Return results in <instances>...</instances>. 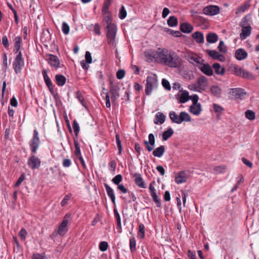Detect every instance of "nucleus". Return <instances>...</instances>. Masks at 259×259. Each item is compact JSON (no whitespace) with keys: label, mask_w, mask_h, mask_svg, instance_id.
<instances>
[{"label":"nucleus","mask_w":259,"mask_h":259,"mask_svg":"<svg viewBox=\"0 0 259 259\" xmlns=\"http://www.w3.org/2000/svg\"><path fill=\"white\" fill-rule=\"evenodd\" d=\"M245 114V117L249 120H253L255 118V113L252 110H247Z\"/></svg>","instance_id":"45"},{"label":"nucleus","mask_w":259,"mask_h":259,"mask_svg":"<svg viewBox=\"0 0 259 259\" xmlns=\"http://www.w3.org/2000/svg\"><path fill=\"white\" fill-rule=\"evenodd\" d=\"M27 235V232L25 229L22 228L19 233V235L22 240H25Z\"/></svg>","instance_id":"58"},{"label":"nucleus","mask_w":259,"mask_h":259,"mask_svg":"<svg viewBox=\"0 0 259 259\" xmlns=\"http://www.w3.org/2000/svg\"><path fill=\"white\" fill-rule=\"evenodd\" d=\"M187 174L184 171L179 172L175 177V182L177 184H182L187 181Z\"/></svg>","instance_id":"18"},{"label":"nucleus","mask_w":259,"mask_h":259,"mask_svg":"<svg viewBox=\"0 0 259 259\" xmlns=\"http://www.w3.org/2000/svg\"><path fill=\"white\" fill-rule=\"evenodd\" d=\"M247 57V53L243 49H239L236 51L235 57L238 60H242Z\"/></svg>","instance_id":"19"},{"label":"nucleus","mask_w":259,"mask_h":259,"mask_svg":"<svg viewBox=\"0 0 259 259\" xmlns=\"http://www.w3.org/2000/svg\"><path fill=\"white\" fill-rule=\"evenodd\" d=\"M136 241L134 237L131 238L130 239V248L131 252H134L136 250Z\"/></svg>","instance_id":"43"},{"label":"nucleus","mask_w":259,"mask_h":259,"mask_svg":"<svg viewBox=\"0 0 259 259\" xmlns=\"http://www.w3.org/2000/svg\"><path fill=\"white\" fill-rule=\"evenodd\" d=\"M139 234L142 239L145 237V226L144 224H140L139 226Z\"/></svg>","instance_id":"47"},{"label":"nucleus","mask_w":259,"mask_h":259,"mask_svg":"<svg viewBox=\"0 0 259 259\" xmlns=\"http://www.w3.org/2000/svg\"><path fill=\"white\" fill-rule=\"evenodd\" d=\"M85 62L88 63H91L92 62V58L91 54L89 52L87 51L85 54Z\"/></svg>","instance_id":"64"},{"label":"nucleus","mask_w":259,"mask_h":259,"mask_svg":"<svg viewBox=\"0 0 259 259\" xmlns=\"http://www.w3.org/2000/svg\"><path fill=\"white\" fill-rule=\"evenodd\" d=\"M157 85V77L155 75L149 76L147 77L145 88V93L149 96L151 94L154 88Z\"/></svg>","instance_id":"4"},{"label":"nucleus","mask_w":259,"mask_h":259,"mask_svg":"<svg viewBox=\"0 0 259 259\" xmlns=\"http://www.w3.org/2000/svg\"><path fill=\"white\" fill-rule=\"evenodd\" d=\"M197 83L199 89H200L202 91H204L208 86V80L205 76L201 75L197 79Z\"/></svg>","instance_id":"14"},{"label":"nucleus","mask_w":259,"mask_h":259,"mask_svg":"<svg viewBox=\"0 0 259 259\" xmlns=\"http://www.w3.org/2000/svg\"><path fill=\"white\" fill-rule=\"evenodd\" d=\"M2 41L3 46L7 48L9 47V43L6 35H4L2 38Z\"/></svg>","instance_id":"63"},{"label":"nucleus","mask_w":259,"mask_h":259,"mask_svg":"<svg viewBox=\"0 0 259 259\" xmlns=\"http://www.w3.org/2000/svg\"><path fill=\"white\" fill-rule=\"evenodd\" d=\"M218 40V36L215 33H209L206 37V40L209 43H214Z\"/></svg>","instance_id":"31"},{"label":"nucleus","mask_w":259,"mask_h":259,"mask_svg":"<svg viewBox=\"0 0 259 259\" xmlns=\"http://www.w3.org/2000/svg\"><path fill=\"white\" fill-rule=\"evenodd\" d=\"M202 11L205 15L211 16L219 14L220 9L218 6L209 5L203 8Z\"/></svg>","instance_id":"10"},{"label":"nucleus","mask_w":259,"mask_h":259,"mask_svg":"<svg viewBox=\"0 0 259 259\" xmlns=\"http://www.w3.org/2000/svg\"><path fill=\"white\" fill-rule=\"evenodd\" d=\"M174 134V130L172 128L169 127L167 131H164L162 134V139L164 141H166L169 138Z\"/></svg>","instance_id":"34"},{"label":"nucleus","mask_w":259,"mask_h":259,"mask_svg":"<svg viewBox=\"0 0 259 259\" xmlns=\"http://www.w3.org/2000/svg\"><path fill=\"white\" fill-rule=\"evenodd\" d=\"M134 177L135 178V182L139 187L141 188H146L145 183L140 174L135 173L134 175Z\"/></svg>","instance_id":"15"},{"label":"nucleus","mask_w":259,"mask_h":259,"mask_svg":"<svg viewBox=\"0 0 259 259\" xmlns=\"http://www.w3.org/2000/svg\"><path fill=\"white\" fill-rule=\"evenodd\" d=\"M169 116L172 122L181 124L182 122H190L191 120L190 115L186 112L182 111L178 115L175 111H170Z\"/></svg>","instance_id":"2"},{"label":"nucleus","mask_w":259,"mask_h":259,"mask_svg":"<svg viewBox=\"0 0 259 259\" xmlns=\"http://www.w3.org/2000/svg\"><path fill=\"white\" fill-rule=\"evenodd\" d=\"M119 90L118 85L114 84L112 81H110V93L111 94V98L112 101H115L119 98Z\"/></svg>","instance_id":"11"},{"label":"nucleus","mask_w":259,"mask_h":259,"mask_svg":"<svg viewBox=\"0 0 259 259\" xmlns=\"http://www.w3.org/2000/svg\"><path fill=\"white\" fill-rule=\"evenodd\" d=\"M114 214L115 215V217L116 218V221H117V228L118 229H121V219L119 215V213H118L117 210L116 208H114L113 210Z\"/></svg>","instance_id":"37"},{"label":"nucleus","mask_w":259,"mask_h":259,"mask_svg":"<svg viewBox=\"0 0 259 259\" xmlns=\"http://www.w3.org/2000/svg\"><path fill=\"white\" fill-rule=\"evenodd\" d=\"M15 41V49L14 50V52L15 53H19V50L20 49L21 47V37L20 36H17L14 39Z\"/></svg>","instance_id":"32"},{"label":"nucleus","mask_w":259,"mask_h":259,"mask_svg":"<svg viewBox=\"0 0 259 259\" xmlns=\"http://www.w3.org/2000/svg\"><path fill=\"white\" fill-rule=\"evenodd\" d=\"M55 79L57 84L60 87L64 85L66 80V77L61 74L56 75Z\"/></svg>","instance_id":"29"},{"label":"nucleus","mask_w":259,"mask_h":259,"mask_svg":"<svg viewBox=\"0 0 259 259\" xmlns=\"http://www.w3.org/2000/svg\"><path fill=\"white\" fill-rule=\"evenodd\" d=\"M179 102L181 103H185L190 99L189 93L187 91H182V93L180 95L179 98Z\"/></svg>","instance_id":"28"},{"label":"nucleus","mask_w":259,"mask_h":259,"mask_svg":"<svg viewBox=\"0 0 259 259\" xmlns=\"http://www.w3.org/2000/svg\"><path fill=\"white\" fill-rule=\"evenodd\" d=\"M126 15L127 13L125 8L123 5H122L119 13V18L122 20L126 17Z\"/></svg>","instance_id":"46"},{"label":"nucleus","mask_w":259,"mask_h":259,"mask_svg":"<svg viewBox=\"0 0 259 259\" xmlns=\"http://www.w3.org/2000/svg\"><path fill=\"white\" fill-rule=\"evenodd\" d=\"M232 70L235 75L240 76L243 71V69L237 65H235L232 67Z\"/></svg>","instance_id":"39"},{"label":"nucleus","mask_w":259,"mask_h":259,"mask_svg":"<svg viewBox=\"0 0 259 259\" xmlns=\"http://www.w3.org/2000/svg\"><path fill=\"white\" fill-rule=\"evenodd\" d=\"M192 37L197 43L202 44L204 42L203 34L199 31H196L193 33Z\"/></svg>","instance_id":"26"},{"label":"nucleus","mask_w":259,"mask_h":259,"mask_svg":"<svg viewBox=\"0 0 259 259\" xmlns=\"http://www.w3.org/2000/svg\"><path fill=\"white\" fill-rule=\"evenodd\" d=\"M155 184V182L153 181L151 182L149 186V189L151 194V195L156 194V189H155L153 185Z\"/></svg>","instance_id":"62"},{"label":"nucleus","mask_w":259,"mask_h":259,"mask_svg":"<svg viewBox=\"0 0 259 259\" xmlns=\"http://www.w3.org/2000/svg\"><path fill=\"white\" fill-rule=\"evenodd\" d=\"M199 69L205 75L211 76L213 75L212 68L208 64H201Z\"/></svg>","instance_id":"16"},{"label":"nucleus","mask_w":259,"mask_h":259,"mask_svg":"<svg viewBox=\"0 0 259 259\" xmlns=\"http://www.w3.org/2000/svg\"><path fill=\"white\" fill-rule=\"evenodd\" d=\"M162 49L159 48L158 51L149 49L145 52V56L150 60L155 59L159 62Z\"/></svg>","instance_id":"8"},{"label":"nucleus","mask_w":259,"mask_h":259,"mask_svg":"<svg viewBox=\"0 0 259 259\" xmlns=\"http://www.w3.org/2000/svg\"><path fill=\"white\" fill-rule=\"evenodd\" d=\"M190 112L195 115H199L202 111L200 104L192 105L190 107Z\"/></svg>","instance_id":"21"},{"label":"nucleus","mask_w":259,"mask_h":259,"mask_svg":"<svg viewBox=\"0 0 259 259\" xmlns=\"http://www.w3.org/2000/svg\"><path fill=\"white\" fill-rule=\"evenodd\" d=\"M40 140L38 137V133L36 130H34L32 139L29 143L30 148L32 154H35L39 148Z\"/></svg>","instance_id":"6"},{"label":"nucleus","mask_w":259,"mask_h":259,"mask_svg":"<svg viewBox=\"0 0 259 259\" xmlns=\"http://www.w3.org/2000/svg\"><path fill=\"white\" fill-rule=\"evenodd\" d=\"M211 94L215 97H219L222 94L221 89L218 85H212L210 89Z\"/></svg>","instance_id":"30"},{"label":"nucleus","mask_w":259,"mask_h":259,"mask_svg":"<svg viewBox=\"0 0 259 259\" xmlns=\"http://www.w3.org/2000/svg\"><path fill=\"white\" fill-rule=\"evenodd\" d=\"M230 93L236 98H240L245 94L244 90L240 88L232 89H231Z\"/></svg>","instance_id":"27"},{"label":"nucleus","mask_w":259,"mask_h":259,"mask_svg":"<svg viewBox=\"0 0 259 259\" xmlns=\"http://www.w3.org/2000/svg\"><path fill=\"white\" fill-rule=\"evenodd\" d=\"M70 27L69 25L65 22L62 23V30L64 34H68L69 32Z\"/></svg>","instance_id":"49"},{"label":"nucleus","mask_w":259,"mask_h":259,"mask_svg":"<svg viewBox=\"0 0 259 259\" xmlns=\"http://www.w3.org/2000/svg\"><path fill=\"white\" fill-rule=\"evenodd\" d=\"M162 84L165 89L170 91L171 89V87L168 81L165 79H163L162 80Z\"/></svg>","instance_id":"57"},{"label":"nucleus","mask_w":259,"mask_h":259,"mask_svg":"<svg viewBox=\"0 0 259 259\" xmlns=\"http://www.w3.org/2000/svg\"><path fill=\"white\" fill-rule=\"evenodd\" d=\"M213 107L214 112L218 113V114H221L222 112L224 110L223 107L215 103H214L213 104Z\"/></svg>","instance_id":"52"},{"label":"nucleus","mask_w":259,"mask_h":259,"mask_svg":"<svg viewBox=\"0 0 259 259\" xmlns=\"http://www.w3.org/2000/svg\"><path fill=\"white\" fill-rule=\"evenodd\" d=\"M48 62L50 65L56 68L60 67V60L55 55L50 54L49 55Z\"/></svg>","instance_id":"17"},{"label":"nucleus","mask_w":259,"mask_h":259,"mask_svg":"<svg viewBox=\"0 0 259 259\" xmlns=\"http://www.w3.org/2000/svg\"><path fill=\"white\" fill-rule=\"evenodd\" d=\"M107 41L109 44L114 45L116 33V25L106 26Z\"/></svg>","instance_id":"7"},{"label":"nucleus","mask_w":259,"mask_h":259,"mask_svg":"<svg viewBox=\"0 0 259 259\" xmlns=\"http://www.w3.org/2000/svg\"><path fill=\"white\" fill-rule=\"evenodd\" d=\"M240 25L242 27L240 36L242 40H244L250 35L251 27L249 25L244 26V24H240Z\"/></svg>","instance_id":"13"},{"label":"nucleus","mask_w":259,"mask_h":259,"mask_svg":"<svg viewBox=\"0 0 259 259\" xmlns=\"http://www.w3.org/2000/svg\"><path fill=\"white\" fill-rule=\"evenodd\" d=\"M76 98L78 100L79 102L84 106L83 104V101H84V98L82 96L81 93L79 91H77L76 93Z\"/></svg>","instance_id":"60"},{"label":"nucleus","mask_w":259,"mask_h":259,"mask_svg":"<svg viewBox=\"0 0 259 259\" xmlns=\"http://www.w3.org/2000/svg\"><path fill=\"white\" fill-rule=\"evenodd\" d=\"M108 244L106 241H102L99 244V249L102 251H105L107 250Z\"/></svg>","instance_id":"50"},{"label":"nucleus","mask_w":259,"mask_h":259,"mask_svg":"<svg viewBox=\"0 0 259 259\" xmlns=\"http://www.w3.org/2000/svg\"><path fill=\"white\" fill-rule=\"evenodd\" d=\"M250 6V4L248 3H244L240 7H239L236 10V14L238 15L244 13L246 10H247Z\"/></svg>","instance_id":"33"},{"label":"nucleus","mask_w":259,"mask_h":259,"mask_svg":"<svg viewBox=\"0 0 259 259\" xmlns=\"http://www.w3.org/2000/svg\"><path fill=\"white\" fill-rule=\"evenodd\" d=\"M122 176L120 174H118L114 177L112 179V182L116 185H119V183L122 181Z\"/></svg>","instance_id":"48"},{"label":"nucleus","mask_w":259,"mask_h":259,"mask_svg":"<svg viewBox=\"0 0 259 259\" xmlns=\"http://www.w3.org/2000/svg\"><path fill=\"white\" fill-rule=\"evenodd\" d=\"M116 142L118 150V154H120L122 152V148L121 145V142L120 140L119 135L116 134L115 135Z\"/></svg>","instance_id":"42"},{"label":"nucleus","mask_w":259,"mask_h":259,"mask_svg":"<svg viewBox=\"0 0 259 259\" xmlns=\"http://www.w3.org/2000/svg\"><path fill=\"white\" fill-rule=\"evenodd\" d=\"M167 24L170 27H175L178 25L177 18L174 16H170L167 21Z\"/></svg>","instance_id":"35"},{"label":"nucleus","mask_w":259,"mask_h":259,"mask_svg":"<svg viewBox=\"0 0 259 259\" xmlns=\"http://www.w3.org/2000/svg\"><path fill=\"white\" fill-rule=\"evenodd\" d=\"M186 59L192 64H201L203 60L196 54L192 52H188L186 55Z\"/></svg>","instance_id":"12"},{"label":"nucleus","mask_w":259,"mask_h":259,"mask_svg":"<svg viewBox=\"0 0 259 259\" xmlns=\"http://www.w3.org/2000/svg\"><path fill=\"white\" fill-rule=\"evenodd\" d=\"M71 220V214L67 213L65 215L63 221L58 227L57 233L60 236H63L68 231L67 225Z\"/></svg>","instance_id":"5"},{"label":"nucleus","mask_w":259,"mask_h":259,"mask_svg":"<svg viewBox=\"0 0 259 259\" xmlns=\"http://www.w3.org/2000/svg\"><path fill=\"white\" fill-rule=\"evenodd\" d=\"M159 63L171 68H178L182 63L181 57L175 52L162 49Z\"/></svg>","instance_id":"1"},{"label":"nucleus","mask_w":259,"mask_h":259,"mask_svg":"<svg viewBox=\"0 0 259 259\" xmlns=\"http://www.w3.org/2000/svg\"><path fill=\"white\" fill-rule=\"evenodd\" d=\"M48 71L46 69H44L42 71V74L44 77V81L47 85V87H49L52 84V82L50 78V77L48 76L47 74Z\"/></svg>","instance_id":"36"},{"label":"nucleus","mask_w":259,"mask_h":259,"mask_svg":"<svg viewBox=\"0 0 259 259\" xmlns=\"http://www.w3.org/2000/svg\"><path fill=\"white\" fill-rule=\"evenodd\" d=\"M188 88L189 90L195 91V92H201L202 91L200 89H199V87L198 86V84L196 82V83H193L190 84L188 86Z\"/></svg>","instance_id":"54"},{"label":"nucleus","mask_w":259,"mask_h":259,"mask_svg":"<svg viewBox=\"0 0 259 259\" xmlns=\"http://www.w3.org/2000/svg\"><path fill=\"white\" fill-rule=\"evenodd\" d=\"M240 76L245 79H254L253 75L251 73L244 69H243Z\"/></svg>","instance_id":"40"},{"label":"nucleus","mask_w":259,"mask_h":259,"mask_svg":"<svg viewBox=\"0 0 259 259\" xmlns=\"http://www.w3.org/2000/svg\"><path fill=\"white\" fill-rule=\"evenodd\" d=\"M74 143L75 148L74 153L76 157H78L81 156L80 147L77 140L76 139H74Z\"/></svg>","instance_id":"38"},{"label":"nucleus","mask_w":259,"mask_h":259,"mask_svg":"<svg viewBox=\"0 0 259 259\" xmlns=\"http://www.w3.org/2000/svg\"><path fill=\"white\" fill-rule=\"evenodd\" d=\"M34 154H35L31 153L27 161L28 166L32 169L38 168L41 164V161L39 158Z\"/></svg>","instance_id":"9"},{"label":"nucleus","mask_w":259,"mask_h":259,"mask_svg":"<svg viewBox=\"0 0 259 259\" xmlns=\"http://www.w3.org/2000/svg\"><path fill=\"white\" fill-rule=\"evenodd\" d=\"M153 200L154 201V202L156 203L157 207H161V202L160 200L158 198V196L157 195L156 193L154 194V195H151Z\"/></svg>","instance_id":"53"},{"label":"nucleus","mask_w":259,"mask_h":259,"mask_svg":"<svg viewBox=\"0 0 259 259\" xmlns=\"http://www.w3.org/2000/svg\"><path fill=\"white\" fill-rule=\"evenodd\" d=\"M25 175L24 173H23L21 175L20 177L19 178L18 180H17V182L15 184L14 187L15 188L18 187L22 183V182L25 180Z\"/></svg>","instance_id":"55"},{"label":"nucleus","mask_w":259,"mask_h":259,"mask_svg":"<svg viewBox=\"0 0 259 259\" xmlns=\"http://www.w3.org/2000/svg\"><path fill=\"white\" fill-rule=\"evenodd\" d=\"M108 196L110 198L112 203L115 205V196L113 190L107 184H104Z\"/></svg>","instance_id":"22"},{"label":"nucleus","mask_w":259,"mask_h":259,"mask_svg":"<svg viewBox=\"0 0 259 259\" xmlns=\"http://www.w3.org/2000/svg\"><path fill=\"white\" fill-rule=\"evenodd\" d=\"M165 151V147L163 145H160L153 151L152 154L154 156L160 158L163 156Z\"/></svg>","instance_id":"20"},{"label":"nucleus","mask_w":259,"mask_h":259,"mask_svg":"<svg viewBox=\"0 0 259 259\" xmlns=\"http://www.w3.org/2000/svg\"><path fill=\"white\" fill-rule=\"evenodd\" d=\"M148 140H149L148 141H149V143H150V144L154 147L155 139L154 136L153 134H150L148 135Z\"/></svg>","instance_id":"59"},{"label":"nucleus","mask_w":259,"mask_h":259,"mask_svg":"<svg viewBox=\"0 0 259 259\" xmlns=\"http://www.w3.org/2000/svg\"><path fill=\"white\" fill-rule=\"evenodd\" d=\"M165 120V116L161 112H158L155 116L154 123L156 124H162Z\"/></svg>","instance_id":"25"},{"label":"nucleus","mask_w":259,"mask_h":259,"mask_svg":"<svg viewBox=\"0 0 259 259\" xmlns=\"http://www.w3.org/2000/svg\"><path fill=\"white\" fill-rule=\"evenodd\" d=\"M213 169L219 173H224L226 171V167L225 166H215Z\"/></svg>","instance_id":"56"},{"label":"nucleus","mask_w":259,"mask_h":259,"mask_svg":"<svg viewBox=\"0 0 259 259\" xmlns=\"http://www.w3.org/2000/svg\"><path fill=\"white\" fill-rule=\"evenodd\" d=\"M71 195H66L64 197L63 199L62 200L61 202V205L62 206H65L68 202V200L71 198Z\"/></svg>","instance_id":"61"},{"label":"nucleus","mask_w":259,"mask_h":259,"mask_svg":"<svg viewBox=\"0 0 259 259\" xmlns=\"http://www.w3.org/2000/svg\"><path fill=\"white\" fill-rule=\"evenodd\" d=\"M72 126H73L74 132L75 136L76 138H77L78 137V133L79 132L80 128H79V124L76 120H74L73 121Z\"/></svg>","instance_id":"44"},{"label":"nucleus","mask_w":259,"mask_h":259,"mask_svg":"<svg viewBox=\"0 0 259 259\" xmlns=\"http://www.w3.org/2000/svg\"><path fill=\"white\" fill-rule=\"evenodd\" d=\"M206 52L209 56L215 60L217 59L220 54V53L215 50H207Z\"/></svg>","instance_id":"41"},{"label":"nucleus","mask_w":259,"mask_h":259,"mask_svg":"<svg viewBox=\"0 0 259 259\" xmlns=\"http://www.w3.org/2000/svg\"><path fill=\"white\" fill-rule=\"evenodd\" d=\"M212 68L214 69L215 73L218 75H223L225 73V68L222 67L218 63H214L212 66Z\"/></svg>","instance_id":"23"},{"label":"nucleus","mask_w":259,"mask_h":259,"mask_svg":"<svg viewBox=\"0 0 259 259\" xmlns=\"http://www.w3.org/2000/svg\"><path fill=\"white\" fill-rule=\"evenodd\" d=\"M219 50L222 53H226L227 52V48L224 45V42L223 40L220 41L219 45L218 47Z\"/></svg>","instance_id":"51"},{"label":"nucleus","mask_w":259,"mask_h":259,"mask_svg":"<svg viewBox=\"0 0 259 259\" xmlns=\"http://www.w3.org/2000/svg\"><path fill=\"white\" fill-rule=\"evenodd\" d=\"M24 65V61L22 57V54L21 52H19L13 63V68L15 73L16 74L20 73Z\"/></svg>","instance_id":"3"},{"label":"nucleus","mask_w":259,"mask_h":259,"mask_svg":"<svg viewBox=\"0 0 259 259\" xmlns=\"http://www.w3.org/2000/svg\"><path fill=\"white\" fill-rule=\"evenodd\" d=\"M193 27L188 23H183L180 25V30L184 33H189L192 32Z\"/></svg>","instance_id":"24"}]
</instances>
